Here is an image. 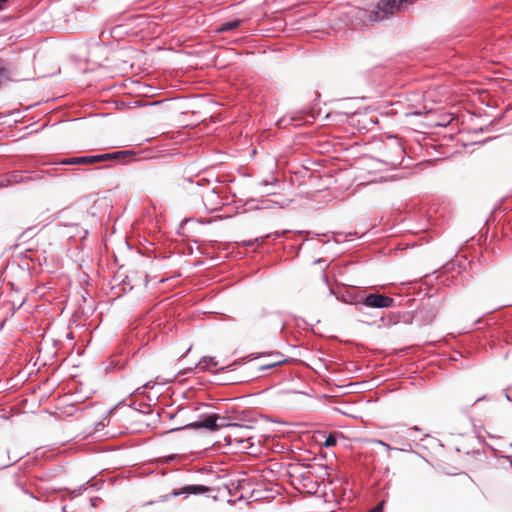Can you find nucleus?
<instances>
[{
	"instance_id": "nucleus-2",
	"label": "nucleus",
	"mask_w": 512,
	"mask_h": 512,
	"mask_svg": "<svg viewBox=\"0 0 512 512\" xmlns=\"http://www.w3.org/2000/svg\"><path fill=\"white\" fill-rule=\"evenodd\" d=\"M218 414H209L202 420L188 423L182 427L172 428L169 432L179 431L181 429H207L209 431H217Z\"/></svg>"
},
{
	"instance_id": "nucleus-3",
	"label": "nucleus",
	"mask_w": 512,
	"mask_h": 512,
	"mask_svg": "<svg viewBox=\"0 0 512 512\" xmlns=\"http://www.w3.org/2000/svg\"><path fill=\"white\" fill-rule=\"evenodd\" d=\"M385 148L390 152V154L385 156L383 162L392 167L400 166L402 164L403 157L405 154V150L402 147V145L398 142H394L390 145H386Z\"/></svg>"
},
{
	"instance_id": "nucleus-23",
	"label": "nucleus",
	"mask_w": 512,
	"mask_h": 512,
	"mask_svg": "<svg viewBox=\"0 0 512 512\" xmlns=\"http://www.w3.org/2000/svg\"><path fill=\"white\" fill-rule=\"evenodd\" d=\"M14 463H15V461H14V462H12V463H5V464H3V465L1 466V468L3 469V468H6V467H9V466L13 465Z\"/></svg>"
},
{
	"instance_id": "nucleus-13",
	"label": "nucleus",
	"mask_w": 512,
	"mask_h": 512,
	"mask_svg": "<svg viewBox=\"0 0 512 512\" xmlns=\"http://www.w3.org/2000/svg\"><path fill=\"white\" fill-rule=\"evenodd\" d=\"M57 165H82L80 161V156L71 157V158H63L60 161L56 162Z\"/></svg>"
},
{
	"instance_id": "nucleus-7",
	"label": "nucleus",
	"mask_w": 512,
	"mask_h": 512,
	"mask_svg": "<svg viewBox=\"0 0 512 512\" xmlns=\"http://www.w3.org/2000/svg\"><path fill=\"white\" fill-rule=\"evenodd\" d=\"M329 295H335L337 300H339L345 304L356 305V309L360 311V306L358 305L360 300L357 299L356 295L351 294L349 292H346L345 294L337 295V294H335V292L332 288H329Z\"/></svg>"
},
{
	"instance_id": "nucleus-12",
	"label": "nucleus",
	"mask_w": 512,
	"mask_h": 512,
	"mask_svg": "<svg viewBox=\"0 0 512 512\" xmlns=\"http://www.w3.org/2000/svg\"><path fill=\"white\" fill-rule=\"evenodd\" d=\"M202 182H206L207 184L209 183L208 181H206L204 178H201V179H197L195 180L194 178L192 177H184L183 178V182L181 183V185L184 187V188H188V186L186 184H189L191 186V191H196L198 188H200L203 183Z\"/></svg>"
},
{
	"instance_id": "nucleus-5",
	"label": "nucleus",
	"mask_w": 512,
	"mask_h": 512,
	"mask_svg": "<svg viewBox=\"0 0 512 512\" xmlns=\"http://www.w3.org/2000/svg\"><path fill=\"white\" fill-rule=\"evenodd\" d=\"M128 151H121V152H114V153H107V154H98V155H91V156H80V161L82 165H88L93 164L96 162L105 161L108 159H114L117 158L120 155L126 154Z\"/></svg>"
},
{
	"instance_id": "nucleus-27",
	"label": "nucleus",
	"mask_w": 512,
	"mask_h": 512,
	"mask_svg": "<svg viewBox=\"0 0 512 512\" xmlns=\"http://www.w3.org/2000/svg\"><path fill=\"white\" fill-rule=\"evenodd\" d=\"M263 355H265V353H260V354H258L257 356H254V358H258V357H261V356H263Z\"/></svg>"
},
{
	"instance_id": "nucleus-22",
	"label": "nucleus",
	"mask_w": 512,
	"mask_h": 512,
	"mask_svg": "<svg viewBox=\"0 0 512 512\" xmlns=\"http://www.w3.org/2000/svg\"><path fill=\"white\" fill-rule=\"evenodd\" d=\"M25 494L29 495L33 500H37V497L32 493V492H29L27 490H24Z\"/></svg>"
},
{
	"instance_id": "nucleus-29",
	"label": "nucleus",
	"mask_w": 512,
	"mask_h": 512,
	"mask_svg": "<svg viewBox=\"0 0 512 512\" xmlns=\"http://www.w3.org/2000/svg\"><path fill=\"white\" fill-rule=\"evenodd\" d=\"M18 487H20V489H23V491L25 490L23 486H21V484H18Z\"/></svg>"
},
{
	"instance_id": "nucleus-10",
	"label": "nucleus",
	"mask_w": 512,
	"mask_h": 512,
	"mask_svg": "<svg viewBox=\"0 0 512 512\" xmlns=\"http://www.w3.org/2000/svg\"><path fill=\"white\" fill-rule=\"evenodd\" d=\"M217 361L213 357L204 356L196 365L197 368L203 371H211L213 367L217 366Z\"/></svg>"
},
{
	"instance_id": "nucleus-8",
	"label": "nucleus",
	"mask_w": 512,
	"mask_h": 512,
	"mask_svg": "<svg viewBox=\"0 0 512 512\" xmlns=\"http://www.w3.org/2000/svg\"><path fill=\"white\" fill-rule=\"evenodd\" d=\"M224 427H234V428H237V429H240V430H249L251 429L252 427L249 426V425H244V424H239V423H232L228 420L227 417H224V416H219L218 415V420H217V431L221 428H224Z\"/></svg>"
},
{
	"instance_id": "nucleus-24",
	"label": "nucleus",
	"mask_w": 512,
	"mask_h": 512,
	"mask_svg": "<svg viewBox=\"0 0 512 512\" xmlns=\"http://www.w3.org/2000/svg\"><path fill=\"white\" fill-rule=\"evenodd\" d=\"M322 278L323 280L327 283L328 281V278H327V275L325 273L322 274Z\"/></svg>"
},
{
	"instance_id": "nucleus-26",
	"label": "nucleus",
	"mask_w": 512,
	"mask_h": 512,
	"mask_svg": "<svg viewBox=\"0 0 512 512\" xmlns=\"http://www.w3.org/2000/svg\"><path fill=\"white\" fill-rule=\"evenodd\" d=\"M160 102H152V103H149L150 106L152 105H158Z\"/></svg>"
},
{
	"instance_id": "nucleus-17",
	"label": "nucleus",
	"mask_w": 512,
	"mask_h": 512,
	"mask_svg": "<svg viewBox=\"0 0 512 512\" xmlns=\"http://www.w3.org/2000/svg\"><path fill=\"white\" fill-rule=\"evenodd\" d=\"M375 443L385 447L387 450H393L394 448L391 447L389 444H387L386 442L382 441V440H375Z\"/></svg>"
},
{
	"instance_id": "nucleus-28",
	"label": "nucleus",
	"mask_w": 512,
	"mask_h": 512,
	"mask_svg": "<svg viewBox=\"0 0 512 512\" xmlns=\"http://www.w3.org/2000/svg\"><path fill=\"white\" fill-rule=\"evenodd\" d=\"M18 487H20V489H23V491L25 490L23 486H21V484H18Z\"/></svg>"
},
{
	"instance_id": "nucleus-11",
	"label": "nucleus",
	"mask_w": 512,
	"mask_h": 512,
	"mask_svg": "<svg viewBox=\"0 0 512 512\" xmlns=\"http://www.w3.org/2000/svg\"><path fill=\"white\" fill-rule=\"evenodd\" d=\"M241 22H242V20H240V19H234L231 21L224 22L217 27L216 32L217 33H225V32L232 31V30L238 28L240 26Z\"/></svg>"
},
{
	"instance_id": "nucleus-9",
	"label": "nucleus",
	"mask_w": 512,
	"mask_h": 512,
	"mask_svg": "<svg viewBox=\"0 0 512 512\" xmlns=\"http://www.w3.org/2000/svg\"><path fill=\"white\" fill-rule=\"evenodd\" d=\"M270 356H272L276 359L268 364L260 366L259 367L260 371L272 369L274 367L284 364L287 361L286 359L283 358V355H281L279 352L271 353Z\"/></svg>"
},
{
	"instance_id": "nucleus-16",
	"label": "nucleus",
	"mask_w": 512,
	"mask_h": 512,
	"mask_svg": "<svg viewBox=\"0 0 512 512\" xmlns=\"http://www.w3.org/2000/svg\"><path fill=\"white\" fill-rule=\"evenodd\" d=\"M266 237H269V234H268V235H266V236H265V238H266ZM263 240H264V237L256 238V239H254V240H249V241L246 243V245H247V246H252L254 242H261V243H262V242H263Z\"/></svg>"
},
{
	"instance_id": "nucleus-20",
	"label": "nucleus",
	"mask_w": 512,
	"mask_h": 512,
	"mask_svg": "<svg viewBox=\"0 0 512 512\" xmlns=\"http://www.w3.org/2000/svg\"><path fill=\"white\" fill-rule=\"evenodd\" d=\"M149 387V383H146L144 386L137 388L138 393H143L146 388Z\"/></svg>"
},
{
	"instance_id": "nucleus-4",
	"label": "nucleus",
	"mask_w": 512,
	"mask_h": 512,
	"mask_svg": "<svg viewBox=\"0 0 512 512\" xmlns=\"http://www.w3.org/2000/svg\"><path fill=\"white\" fill-rule=\"evenodd\" d=\"M208 491H210V488L205 486V485H198V484L186 485V486H184L183 488H181L179 490H173V492L170 495L164 496V500H168L171 496L172 497H177V496H180V495H183V494H186V495H191V494L198 495V494L206 493Z\"/></svg>"
},
{
	"instance_id": "nucleus-14",
	"label": "nucleus",
	"mask_w": 512,
	"mask_h": 512,
	"mask_svg": "<svg viewBox=\"0 0 512 512\" xmlns=\"http://www.w3.org/2000/svg\"><path fill=\"white\" fill-rule=\"evenodd\" d=\"M324 446L327 447V448H330V447H334L336 444H337V438L334 434H329L325 441H324Z\"/></svg>"
},
{
	"instance_id": "nucleus-21",
	"label": "nucleus",
	"mask_w": 512,
	"mask_h": 512,
	"mask_svg": "<svg viewBox=\"0 0 512 512\" xmlns=\"http://www.w3.org/2000/svg\"><path fill=\"white\" fill-rule=\"evenodd\" d=\"M505 396H506L507 400L512 401V392L506 391Z\"/></svg>"
},
{
	"instance_id": "nucleus-30",
	"label": "nucleus",
	"mask_w": 512,
	"mask_h": 512,
	"mask_svg": "<svg viewBox=\"0 0 512 512\" xmlns=\"http://www.w3.org/2000/svg\"><path fill=\"white\" fill-rule=\"evenodd\" d=\"M91 505L94 506L95 505V502L93 501V499H91Z\"/></svg>"
},
{
	"instance_id": "nucleus-25",
	"label": "nucleus",
	"mask_w": 512,
	"mask_h": 512,
	"mask_svg": "<svg viewBox=\"0 0 512 512\" xmlns=\"http://www.w3.org/2000/svg\"><path fill=\"white\" fill-rule=\"evenodd\" d=\"M411 429L415 430V431H419L420 428L418 426H413Z\"/></svg>"
},
{
	"instance_id": "nucleus-1",
	"label": "nucleus",
	"mask_w": 512,
	"mask_h": 512,
	"mask_svg": "<svg viewBox=\"0 0 512 512\" xmlns=\"http://www.w3.org/2000/svg\"><path fill=\"white\" fill-rule=\"evenodd\" d=\"M394 303L393 298L379 293H370L363 297L358 305L360 306V310L362 306L370 307V308H389L392 307Z\"/></svg>"
},
{
	"instance_id": "nucleus-18",
	"label": "nucleus",
	"mask_w": 512,
	"mask_h": 512,
	"mask_svg": "<svg viewBox=\"0 0 512 512\" xmlns=\"http://www.w3.org/2000/svg\"><path fill=\"white\" fill-rule=\"evenodd\" d=\"M9 0H0V11L4 10Z\"/></svg>"
},
{
	"instance_id": "nucleus-15",
	"label": "nucleus",
	"mask_w": 512,
	"mask_h": 512,
	"mask_svg": "<svg viewBox=\"0 0 512 512\" xmlns=\"http://www.w3.org/2000/svg\"><path fill=\"white\" fill-rule=\"evenodd\" d=\"M383 508H384V502H380L374 508L369 510L368 512H383Z\"/></svg>"
},
{
	"instance_id": "nucleus-19",
	"label": "nucleus",
	"mask_w": 512,
	"mask_h": 512,
	"mask_svg": "<svg viewBox=\"0 0 512 512\" xmlns=\"http://www.w3.org/2000/svg\"><path fill=\"white\" fill-rule=\"evenodd\" d=\"M314 264H325L324 269L328 266V265L326 264V261H325L324 259H322V258H319V259L315 260V261H314Z\"/></svg>"
},
{
	"instance_id": "nucleus-6",
	"label": "nucleus",
	"mask_w": 512,
	"mask_h": 512,
	"mask_svg": "<svg viewBox=\"0 0 512 512\" xmlns=\"http://www.w3.org/2000/svg\"><path fill=\"white\" fill-rule=\"evenodd\" d=\"M201 197L206 209L210 212L217 210L221 204L214 188L207 189L203 194H201Z\"/></svg>"
}]
</instances>
